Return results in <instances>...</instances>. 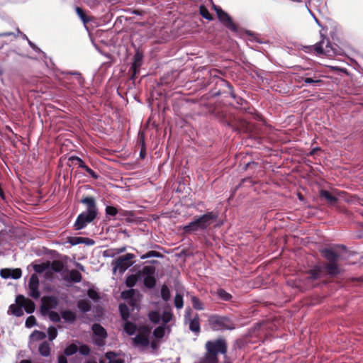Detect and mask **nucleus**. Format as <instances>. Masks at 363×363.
<instances>
[{"mask_svg": "<svg viewBox=\"0 0 363 363\" xmlns=\"http://www.w3.org/2000/svg\"><path fill=\"white\" fill-rule=\"evenodd\" d=\"M0 276L4 279H18L22 276V270L20 268H4L0 270Z\"/></svg>", "mask_w": 363, "mask_h": 363, "instance_id": "4468645a", "label": "nucleus"}, {"mask_svg": "<svg viewBox=\"0 0 363 363\" xmlns=\"http://www.w3.org/2000/svg\"><path fill=\"white\" fill-rule=\"evenodd\" d=\"M149 319L151 322L153 323L157 324L160 322L162 320L161 315L157 311H151L149 313Z\"/></svg>", "mask_w": 363, "mask_h": 363, "instance_id": "09e8293b", "label": "nucleus"}, {"mask_svg": "<svg viewBox=\"0 0 363 363\" xmlns=\"http://www.w3.org/2000/svg\"><path fill=\"white\" fill-rule=\"evenodd\" d=\"M323 257L328 261V262H337L340 259V255L334 249L330 247H325L320 250Z\"/></svg>", "mask_w": 363, "mask_h": 363, "instance_id": "dca6fc26", "label": "nucleus"}, {"mask_svg": "<svg viewBox=\"0 0 363 363\" xmlns=\"http://www.w3.org/2000/svg\"><path fill=\"white\" fill-rule=\"evenodd\" d=\"M319 196L321 199H324L329 205L333 206L338 201V198L332 194L329 191L325 189H320L319 191Z\"/></svg>", "mask_w": 363, "mask_h": 363, "instance_id": "a211bd4d", "label": "nucleus"}, {"mask_svg": "<svg viewBox=\"0 0 363 363\" xmlns=\"http://www.w3.org/2000/svg\"><path fill=\"white\" fill-rule=\"evenodd\" d=\"M58 304L57 297L52 295L44 297L40 307L41 313L45 314V313L50 312L52 309H55Z\"/></svg>", "mask_w": 363, "mask_h": 363, "instance_id": "9b49d317", "label": "nucleus"}, {"mask_svg": "<svg viewBox=\"0 0 363 363\" xmlns=\"http://www.w3.org/2000/svg\"><path fill=\"white\" fill-rule=\"evenodd\" d=\"M134 216V213L132 211L123 210L119 208L118 213L117 215L118 219L123 220V219H125L126 218V216Z\"/></svg>", "mask_w": 363, "mask_h": 363, "instance_id": "bf43d9fd", "label": "nucleus"}, {"mask_svg": "<svg viewBox=\"0 0 363 363\" xmlns=\"http://www.w3.org/2000/svg\"><path fill=\"white\" fill-rule=\"evenodd\" d=\"M77 306L78 309L83 313H86L91 309V304L88 300H79Z\"/></svg>", "mask_w": 363, "mask_h": 363, "instance_id": "cd10ccee", "label": "nucleus"}, {"mask_svg": "<svg viewBox=\"0 0 363 363\" xmlns=\"http://www.w3.org/2000/svg\"><path fill=\"white\" fill-rule=\"evenodd\" d=\"M63 279L72 284L81 282L82 279V274L76 269H65L63 270Z\"/></svg>", "mask_w": 363, "mask_h": 363, "instance_id": "ddd939ff", "label": "nucleus"}, {"mask_svg": "<svg viewBox=\"0 0 363 363\" xmlns=\"http://www.w3.org/2000/svg\"><path fill=\"white\" fill-rule=\"evenodd\" d=\"M37 325V320L34 315H30L28 316L25 323V325L28 328H30L32 327H34Z\"/></svg>", "mask_w": 363, "mask_h": 363, "instance_id": "13d9d810", "label": "nucleus"}, {"mask_svg": "<svg viewBox=\"0 0 363 363\" xmlns=\"http://www.w3.org/2000/svg\"><path fill=\"white\" fill-rule=\"evenodd\" d=\"M28 44L29 46L36 52H43V50L38 48L33 42L30 40L29 39H27Z\"/></svg>", "mask_w": 363, "mask_h": 363, "instance_id": "338daca9", "label": "nucleus"}, {"mask_svg": "<svg viewBox=\"0 0 363 363\" xmlns=\"http://www.w3.org/2000/svg\"><path fill=\"white\" fill-rule=\"evenodd\" d=\"M61 316L62 319L68 323H73L77 319V314L71 310H65L62 312Z\"/></svg>", "mask_w": 363, "mask_h": 363, "instance_id": "5701e85b", "label": "nucleus"}, {"mask_svg": "<svg viewBox=\"0 0 363 363\" xmlns=\"http://www.w3.org/2000/svg\"><path fill=\"white\" fill-rule=\"evenodd\" d=\"M206 350L205 356L200 363H218V354H225L227 353V342L223 337L209 340L206 343Z\"/></svg>", "mask_w": 363, "mask_h": 363, "instance_id": "f03ea898", "label": "nucleus"}, {"mask_svg": "<svg viewBox=\"0 0 363 363\" xmlns=\"http://www.w3.org/2000/svg\"><path fill=\"white\" fill-rule=\"evenodd\" d=\"M143 62V53L139 49L136 50L130 68L140 70Z\"/></svg>", "mask_w": 363, "mask_h": 363, "instance_id": "6ab92c4d", "label": "nucleus"}, {"mask_svg": "<svg viewBox=\"0 0 363 363\" xmlns=\"http://www.w3.org/2000/svg\"><path fill=\"white\" fill-rule=\"evenodd\" d=\"M119 208L115 206H106L105 213L106 216H116L118 213Z\"/></svg>", "mask_w": 363, "mask_h": 363, "instance_id": "a19ab883", "label": "nucleus"}, {"mask_svg": "<svg viewBox=\"0 0 363 363\" xmlns=\"http://www.w3.org/2000/svg\"><path fill=\"white\" fill-rule=\"evenodd\" d=\"M309 75V73L306 74V77H301L299 79V82H303L306 84H313L318 86L323 84V80L311 77Z\"/></svg>", "mask_w": 363, "mask_h": 363, "instance_id": "393cba45", "label": "nucleus"}, {"mask_svg": "<svg viewBox=\"0 0 363 363\" xmlns=\"http://www.w3.org/2000/svg\"><path fill=\"white\" fill-rule=\"evenodd\" d=\"M212 8L216 12L219 21L223 23L228 29L233 31H238V27L233 22L232 17L222 8L212 2Z\"/></svg>", "mask_w": 363, "mask_h": 363, "instance_id": "0eeeda50", "label": "nucleus"}, {"mask_svg": "<svg viewBox=\"0 0 363 363\" xmlns=\"http://www.w3.org/2000/svg\"><path fill=\"white\" fill-rule=\"evenodd\" d=\"M67 243L70 244L72 246L77 245L79 244H82V237L79 236H69L67 238Z\"/></svg>", "mask_w": 363, "mask_h": 363, "instance_id": "de8ad7c7", "label": "nucleus"}, {"mask_svg": "<svg viewBox=\"0 0 363 363\" xmlns=\"http://www.w3.org/2000/svg\"><path fill=\"white\" fill-rule=\"evenodd\" d=\"M164 255L157 251L150 250L140 256L141 259H145L150 257L162 258Z\"/></svg>", "mask_w": 363, "mask_h": 363, "instance_id": "c9c22d12", "label": "nucleus"}, {"mask_svg": "<svg viewBox=\"0 0 363 363\" xmlns=\"http://www.w3.org/2000/svg\"><path fill=\"white\" fill-rule=\"evenodd\" d=\"M44 315H48L49 316V318L51 321L52 322H55V323H57V322H60V315L55 312V311H50V312H48V313H45V314H43Z\"/></svg>", "mask_w": 363, "mask_h": 363, "instance_id": "4d7b16f0", "label": "nucleus"}, {"mask_svg": "<svg viewBox=\"0 0 363 363\" xmlns=\"http://www.w3.org/2000/svg\"><path fill=\"white\" fill-rule=\"evenodd\" d=\"M80 203L86 206V210L83 211L84 213L98 216L99 209L94 197L85 196L80 200Z\"/></svg>", "mask_w": 363, "mask_h": 363, "instance_id": "f8f14e48", "label": "nucleus"}, {"mask_svg": "<svg viewBox=\"0 0 363 363\" xmlns=\"http://www.w3.org/2000/svg\"><path fill=\"white\" fill-rule=\"evenodd\" d=\"M97 216L82 212L80 213L74 223L73 228L74 230H81L85 228L88 224L92 223Z\"/></svg>", "mask_w": 363, "mask_h": 363, "instance_id": "1a4fd4ad", "label": "nucleus"}, {"mask_svg": "<svg viewBox=\"0 0 363 363\" xmlns=\"http://www.w3.org/2000/svg\"><path fill=\"white\" fill-rule=\"evenodd\" d=\"M76 13L84 24L90 21L89 16L84 13L82 9L79 6L75 8Z\"/></svg>", "mask_w": 363, "mask_h": 363, "instance_id": "e433bc0d", "label": "nucleus"}, {"mask_svg": "<svg viewBox=\"0 0 363 363\" xmlns=\"http://www.w3.org/2000/svg\"><path fill=\"white\" fill-rule=\"evenodd\" d=\"M323 272L325 271L330 277H336L340 274V269L337 262H328L321 265Z\"/></svg>", "mask_w": 363, "mask_h": 363, "instance_id": "f3484780", "label": "nucleus"}, {"mask_svg": "<svg viewBox=\"0 0 363 363\" xmlns=\"http://www.w3.org/2000/svg\"><path fill=\"white\" fill-rule=\"evenodd\" d=\"M199 12H200L201 16L203 18H205L208 21H212L213 19L212 14L210 13L208 10L204 6H201L200 7Z\"/></svg>", "mask_w": 363, "mask_h": 363, "instance_id": "8fccbe9b", "label": "nucleus"}, {"mask_svg": "<svg viewBox=\"0 0 363 363\" xmlns=\"http://www.w3.org/2000/svg\"><path fill=\"white\" fill-rule=\"evenodd\" d=\"M62 74L72 75L77 77V80L80 86H84L85 83L84 78L82 76L81 73L78 71H60Z\"/></svg>", "mask_w": 363, "mask_h": 363, "instance_id": "b1692460", "label": "nucleus"}, {"mask_svg": "<svg viewBox=\"0 0 363 363\" xmlns=\"http://www.w3.org/2000/svg\"><path fill=\"white\" fill-rule=\"evenodd\" d=\"M172 313L170 312H164V315L162 318V320L164 323H168L172 319Z\"/></svg>", "mask_w": 363, "mask_h": 363, "instance_id": "69168bd1", "label": "nucleus"}, {"mask_svg": "<svg viewBox=\"0 0 363 363\" xmlns=\"http://www.w3.org/2000/svg\"><path fill=\"white\" fill-rule=\"evenodd\" d=\"M192 306L194 309L202 311L204 309L203 304L197 296H193L191 298Z\"/></svg>", "mask_w": 363, "mask_h": 363, "instance_id": "79ce46f5", "label": "nucleus"}, {"mask_svg": "<svg viewBox=\"0 0 363 363\" xmlns=\"http://www.w3.org/2000/svg\"><path fill=\"white\" fill-rule=\"evenodd\" d=\"M28 299H27L23 295H21V294H18L16 297V304H21V303L24 304V303H26V301H28Z\"/></svg>", "mask_w": 363, "mask_h": 363, "instance_id": "774afa93", "label": "nucleus"}, {"mask_svg": "<svg viewBox=\"0 0 363 363\" xmlns=\"http://www.w3.org/2000/svg\"><path fill=\"white\" fill-rule=\"evenodd\" d=\"M87 296L95 303H98L101 299L99 293L95 289H88Z\"/></svg>", "mask_w": 363, "mask_h": 363, "instance_id": "4c0bfd02", "label": "nucleus"}, {"mask_svg": "<svg viewBox=\"0 0 363 363\" xmlns=\"http://www.w3.org/2000/svg\"><path fill=\"white\" fill-rule=\"evenodd\" d=\"M217 294H218V297L221 300L225 301H229L233 298L232 295L230 294H229L228 292H227L223 289H218Z\"/></svg>", "mask_w": 363, "mask_h": 363, "instance_id": "58836bf2", "label": "nucleus"}, {"mask_svg": "<svg viewBox=\"0 0 363 363\" xmlns=\"http://www.w3.org/2000/svg\"><path fill=\"white\" fill-rule=\"evenodd\" d=\"M192 311L190 308H187L184 313V323H189V330L195 335L199 334L201 332V325L199 323V315L196 313L194 318H191Z\"/></svg>", "mask_w": 363, "mask_h": 363, "instance_id": "6e6552de", "label": "nucleus"}, {"mask_svg": "<svg viewBox=\"0 0 363 363\" xmlns=\"http://www.w3.org/2000/svg\"><path fill=\"white\" fill-rule=\"evenodd\" d=\"M105 357L108 360V363H123V360L118 357V354L114 351H108L105 353Z\"/></svg>", "mask_w": 363, "mask_h": 363, "instance_id": "bb28decb", "label": "nucleus"}, {"mask_svg": "<svg viewBox=\"0 0 363 363\" xmlns=\"http://www.w3.org/2000/svg\"><path fill=\"white\" fill-rule=\"evenodd\" d=\"M32 267L33 270L35 271V274H42L45 272L48 269V266L45 264H35L33 263Z\"/></svg>", "mask_w": 363, "mask_h": 363, "instance_id": "37998d69", "label": "nucleus"}, {"mask_svg": "<svg viewBox=\"0 0 363 363\" xmlns=\"http://www.w3.org/2000/svg\"><path fill=\"white\" fill-rule=\"evenodd\" d=\"M128 12L130 14H134L139 16H144L147 13L146 10L140 9H128Z\"/></svg>", "mask_w": 363, "mask_h": 363, "instance_id": "052dcab7", "label": "nucleus"}, {"mask_svg": "<svg viewBox=\"0 0 363 363\" xmlns=\"http://www.w3.org/2000/svg\"><path fill=\"white\" fill-rule=\"evenodd\" d=\"M174 306L177 309H181L184 306V298L183 295L179 293H177L174 297Z\"/></svg>", "mask_w": 363, "mask_h": 363, "instance_id": "49530a36", "label": "nucleus"}, {"mask_svg": "<svg viewBox=\"0 0 363 363\" xmlns=\"http://www.w3.org/2000/svg\"><path fill=\"white\" fill-rule=\"evenodd\" d=\"M156 269L151 265L144 266L141 270L138 272L140 281H142L144 286L147 289H152L156 286Z\"/></svg>", "mask_w": 363, "mask_h": 363, "instance_id": "39448f33", "label": "nucleus"}, {"mask_svg": "<svg viewBox=\"0 0 363 363\" xmlns=\"http://www.w3.org/2000/svg\"><path fill=\"white\" fill-rule=\"evenodd\" d=\"M140 70L137 69H131V68H130L129 69V72L130 73V79L133 80V81H135V79L138 77V74L140 73Z\"/></svg>", "mask_w": 363, "mask_h": 363, "instance_id": "e2e57ef3", "label": "nucleus"}, {"mask_svg": "<svg viewBox=\"0 0 363 363\" xmlns=\"http://www.w3.org/2000/svg\"><path fill=\"white\" fill-rule=\"evenodd\" d=\"M124 332L128 335H133L138 330L135 323L128 320H125L123 326Z\"/></svg>", "mask_w": 363, "mask_h": 363, "instance_id": "a878e982", "label": "nucleus"}, {"mask_svg": "<svg viewBox=\"0 0 363 363\" xmlns=\"http://www.w3.org/2000/svg\"><path fill=\"white\" fill-rule=\"evenodd\" d=\"M152 335L157 340L162 339L164 335V328L159 326L154 329Z\"/></svg>", "mask_w": 363, "mask_h": 363, "instance_id": "603ef678", "label": "nucleus"}, {"mask_svg": "<svg viewBox=\"0 0 363 363\" xmlns=\"http://www.w3.org/2000/svg\"><path fill=\"white\" fill-rule=\"evenodd\" d=\"M68 160L72 162L73 164L74 163L77 164L78 167L79 168H81L82 166L85 164V162L82 158L76 155H72L69 157Z\"/></svg>", "mask_w": 363, "mask_h": 363, "instance_id": "6e6d98bb", "label": "nucleus"}, {"mask_svg": "<svg viewBox=\"0 0 363 363\" xmlns=\"http://www.w3.org/2000/svg\"><path fill=\"white\" fill-rule=\"evenodd\" d=\"M234 100L240 106V108L243 109L245 111H248L250 108L248 107V102L245 99L241 96H237Z\"/></svg>", "mask_w": 363, "mask_h": 363, "instance_id": "a18cd8bd", "label": "nucleus"}, {"mask_svg": "<svg viewBox=\"0 0 363 363\" xmlns=\"http://www.w3.org/2000/svg\"><path fill=\"white\" fill-rule=\"evenodd\" d=\"M93 330L96 335L101 338H106L107 336L106 330L100 324H94L93 325Z\"/></svg>", "mask_w": 363, "mask_h": 363, "instance_id": "2f4dec72", "label": "nucleus"}, {"mask_svg": "<svg viewBox=\"0 0 363 363\" xmlns=\"http://www.w3.org/2000/svg\"><path fill=\"white\" fill-rule=\"evenodd\" d=\"M138 143L140 147L139 157L140 159L143 160L145 158L146 155H147L146 143H145V135L143 133H139Z\"/></svg>", "mask_w": 363, "mask_h": 363, "instance_id": "412c9836", "label": "nucleus"}, {"mask_svg": "<svg viewBox=\"0 0 363 363\" xmlns=\"http://www.w3.org/2000/svg\"><path fill=\"white\" fill-rule=\"evenodd\" d=\"M81 168L84 169L89 174V175L94 179H98L100 177L98 173H96L95 171L89 167L86 164V163L84 165H82Z\"/></svg>", "mask_w": 363, "mask_h": 363, "instance_id": "864d4df0", "label": "nucleus"}, {"mask_svg": "<svg viewBox=\"0 0 363 363\" xmlns=\"http://www.w3.org/2000/svg\"><path fill=\"white\" fill-rule=\"evenodd\" d=\"M119 312L121 318L125 320L130 316V310L128 306L125 303H120L118 306Z\"/></svg>", "mask_w": 363, "mask_h": 363, "instance_id": "473e14b6", "label": "nucleus"}, {"mask_svg": "<svg viewBox=\"0 0 363 363\" xmlns=\"http://www.w3.org/2000/svg\"><path fill=\"white\" fill-rule=\"evenodd\" d=\"M306 280L308 281H313L322 277L323 267L320 264H316L311 269H308L306 273Z\"/></svg>", "mask_w": 363, "mask_h": 363, "instance_id": "2eb2a0df", "label": "nucleus"}, {"mask_svg": "<svg viewBox=\"0 0 363 363\" xmlns=\"http://www.w3.org/2000/svg\"><path fill=\"white\" fill-rule=\"evenodd\" d=\"M160 296L162 299L167 302L170 300L171 293L169 287L166 284H163L160 289Z\"/></svg>", "mask_w": 363, "mask_h": 363, "instance_id": "7c9ffc66", "label": "nucleus"}, {"mask_svg": "<svg viewBox=\"0 0 363 363\" xmlns=\"http://www.w3.org/2000/svg\"><path fill=\"white\" fill-rule=\"evenodd\" d=\"M216 84L221 87H231V84L229 82L220 77L216 79Z\"/></svg>", "mask_w": 363, "mask_h": 363, "instance_id": "680f3d73", "label": "nucleus"}, {"mask_svg": "<svg viewBox=\"0 0 363 363\" xmlns=\"http://www.w3.org/2000/svg\"><path fill=\"white\" fill-rule=\"evenodd\" d=\"M330 35L332 37L333 42L331 43L328 39L325 48L323 47V40L316 43L313 46H310L308 48L310 49H313L315 52L318 55L324 54L328 57L343 56L345 54V52L342 43L339 41L338 39L335 38L333 33H330Z\"/></svg>", "mask_w": 363, "mask_h": 363, "instance_id": "7ed1b4c3", "label": "nucleus"}, {"mask_svg": "<svg viewBox=\"0 0 363 363\" xmlns=\"http://www.w3.org/2000/svg\"><path fill=\"white\" fill-rule=\"evenodd\" d=\"M46 334L40 330H34L30 335V338L35 341H40L45 339Z\"/></svg>", "mask_w": 363, "mask_h": 363, "instance_id": "ea45409f", "label": "nucleus"}, {"mask_svg": "<svg viewBox=\"0 0 363 363\" xmlns=\"http://www.w3.org/2000/svg\"><path fill=\"white\" fill-rule=\"evenodd\" d=\"M38 351H39V353L43 357H46L50 356L51 349H50L49 343H48L46 341H44L42 343H40L39 345V347H38Z\"/></svg>", "mask_w": 363, "mask_h": 363, "instance_id": "c756f323", "label": "nucleus"}, {"mask_svg": "<svg viewBox=\"0 0 363 363\" xmlns=\"http://www.w3.org/2000/svg\"><path fill=\"white\" fill-rule=\"evenodd\" d=\"M80 354L83 356H89L91 352V349L89 346L86 344H82L78 349V352Z\"/></svg>", "mask_w": 363, "mask_h": 363, "instance_id": "5fc2aeb1", "label": "nucleus"}, {"mask_svg": "<svg viewBox=\"0 0 363 363\" xmlns=\"http://www.w3.org/2000/svg\"><path fill=\"white\" fill-rule=\"evenodd\" d=\"M208 323L214 331L233 330L236 328L234 320L228 315H211Z\"/></svg>", "mask_w": 363, "mask_h": 363, "instance_id": "20e7f679", "label": "nucleus"}, {"mask_svg": "<svg viewBox=\"0 0 363 363\" xmlns=\"http://www.w3.org/2000/svg\"><path fill=\"white\" fill-rule=\"evenodd\" d=\"M138 281H140V279L137 272L135 274H130L127 276L125 283L128 288L133 289V287L136 285Z\"/></svg>", "mask_w": 363, "mask_h": 363, "instance_id": "c85d7f7f", "label": "nucleus"}, {"mask_svg": "<svg viewBox=\"0 0 363 363\" xmlns=\"http://www.w3.org/2000/svg\"><path fill=\"white\" fill-rule=\"evenodd\" d=\"M135 255L132 253H126L124 255L119 256L112 262L113 273L116 274L118 271L119 274H123L133 264V259Z\"/></svg>", "mask_w": 363, "mask_h": 363, "instance_id": "423d86ee", "label": "nucleus"}, {"mask_svg": "<svg viewBox=\"0 0 363 363\" xmlns=\"http://www.w3.org/2000/svg\"><path fill=\"white\" fill-rule=\"evenodd\" d=\"M218 218L216 212L208 211L203 215L195 216L191 222L182 227V230L185 234H196L199 231H206Z\"/></svg>", "mask_w": 363, "mask_h": 363, "instance_id": "f257e3e1", "label": "nucleus"}, {"mask_svg": "<svg viewBox=\"0 0 363 363\" xmlns=\"http://www.w3.org/2000/svg\"><path fill=\"white\" fill-rule=\"evenodd\" d=\"M48 338L50 341L54 340L57 336V330L54 326H50L48 328Z\"/></svg>", "mask_w": 363, "mask_h": 363, "instance_id": "3c124183", "label": "nucleus"}, {"mask_svg": "<svg viewBox=\"0 0 363 363\" xmlns=\"http://www.w3.org/2000/svg\"><path fill=\"white\" fill-rule=\"evenodd\" d=\"M121 298L125 301L131 300L135 298V291L133 289L124 290L121 292Z\"/></svg>", "mask_w": 363, "mask_h": 363, "instance_id": "72a5a7b5", "label": "nucleus"}, {"mask_svg": "<svg viewBox=\"0 0 363 363\" xmlns=\"http://www.w3.org/2000/svg\"><path fill=\"white\" fill-rule=\"evenodd\" d=\"M24 304H11L9 307V313L16 317H21L23 315Z\"/></svg>", "mask_w": 363, "mask_h": 363, "instance_id": "4be33fe9", "label": "nucleus"}, {"mask_svg": "<svg viewBox=\"0 0 363 363\" xmlns=\"http://www.w3.org/2000/svg\"><path fill=\"white\" fill-rule=\"evenodd\" d=\"M35 304L33 301L28 299L26 303H24L23 311H25L28 314L33 313L35 311Z\"/></svg>", "mask_w": 363, "mask_h": 363, "instance_id": "c03bdc74", "label": "nucleus"}, {"mask_svg": "<svg viewBox=\"0 0 363 363\" xmlns=\"http://www.w3.org/2000/svg\"><path fill=\"white\" fill-rule=\"evenodd\" d=\"M77 352H78L77 347L74 344H70L65 348V350L63 351V354L65 357H70V356L76 354Z\"/></svg>", "mask_w": 363, "mask_h": 363, "instance_id": "f704fd0d", "label": "nucleus"}, {"mask_svg": "<svg viewBox=\"0 0 363 363\" xmlns=\"http://www.w3.org/2000/svg\"><path fill=\"white\" fill-rule=\"evenodd\" d=\"M40 281L36 274H32L28 281V295L35 300L40 297Z\"/></svg>", "mask_w": 363, "mask_h": 363, "instance_id": "9d476101", "label": "nucleus"}, {"mask_svg": "<svg viewBox=\"0 0 363 363\" xmlns=\"http://www.w3.org/2000/svg\"><path fill=\"white\" fill-rule=\"evenodd\" d=\"M133 341L135 345L147 347L150 345V337L148 335L138 333L134 337Z\"/></svg>", "mask_w": 363, "mask_h": 363, "instance_id": "aec40b11", "label": "nucleus"}, {"mask_svg": "<svg viewBox=\"0 0 363 363\" xmlns=\"http://www.w3.org/2000/svg\"><path fill=\"white\" fill-rule=\"evenodd\" d=\"M115 252V249H108L104 251L103 255L105 257H114L116 255Z\"/></svg>", "mask_w": 363, "mask_h": 363, "instance_id": "0e129e2a", "label": "nucleus"}]
</instances>
